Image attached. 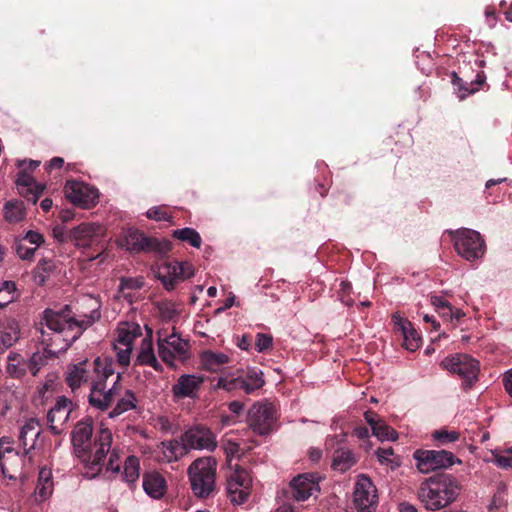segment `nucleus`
I'll return each mask as SVG.
<instances>
[{
    "label": "nucleus",
    "instance_id": "79ce46f5",
    "mask_svg": "<svg viewBox=\"0 0 512 512\" xmlns=\"http://www.w3.org/2000/svg\"><path fill=\"white\" fill-rule=\"evenodd\" d=\"M242 378L239 375L228 374L218 378L216 387L226 391L241 390Z\"/></svg>",
    "mask_w": 512,
    "mask_h": 512
},
{
    "label": "nucleus",
    "instance_id": "4be33fe9",
    "mask_svg": "<svg viewBox=\"0 0 512 512\" xmlns=\"http://www.w3.org/2000/svg\"><path fill=\"white\" fill-rule=\"evenodd\" d=\"M135 365L150 366L157 372H162L163 367L157 360L153 349V342L151 335L145 337L141 341V345L135 359Z\"/></svg>",
    "mask_w": 512,
    "mask_h": 512
},
{
    "label": "nucleus",
    "instance_id": "cd10ccee",
    "mask_svg": "<svg viewBox=\"0 0 512 512\" xmlns=\"http://www.w3.org/2000/svg\"><path fill=\"white\" fill-rule=\"evenodd\" d=\"M120 383L118 384V394L115 396H119L115 407L109 412V418H115L120 416L121 414L136 409L137 407V398L135 393L132 390H125L123 394L120 395Z\"/></svg>",
    "mask_w": 512,
    "mask_h": 512
},
{
    "label": "nucleus",
    "instance_id": "8fccbe9b",
    "mask_svg": "<svg viewBox=\"0 0 512 512\" xmlns=\"http://www.w3.org/2000/svg\"><path fill=\"white\" fill-rule=\"evenodd\" d=\"M146 216L149 219L155 221H170L171 215L162 206H154L146 212Z\"/></svg>",
    "mask_w": 512,
    "mask_h": 512
},
{
    "label": "nucleus",
    "instance_id": "4c0bfd02",
    "mask_svg": "<svg viewBox=\"0 0 512 512\" xmlns=\"http://www.w3.org/2000/svg\"><path fill=\"white\" fill-rule=\"evenodd\" d=\"M172 237L189 243L194 248H200L202 239L200 234L193 228L185 227L172 232Z\"/></svg>",
    "mask_w": 512,
    "mask_h": 512
},
{
    "label": "nucleus",
    "instance_id": "603ef678",
    "mask_svg": "<svg viewBox=\"0 0 512 512\" xmlns=\"http://www.w3.org/2000/svg\"><path fill=\"white\" fill-rule=\"evenodd\" d=\"M143 286V281L139 278H126L120 279L119 291L124 290H138Z\"/></svg>",
    "mask_w": 512,
    "mask_h": 512
},
{
    "label": "nucleus",
    "instance_id": "052dcab7",
    "mask_svg": "<svg viewBox=\"0 0 512 512\" xmlns=\"http://www.w3.org/2000/svg\"><path fill=\"white\" fill-rule=\"evenodd\" d=\"M494 462L498 467L502 469L507 470L512 467V457L510 456L497 454L495 455Z\"/></svg>",
    "mask_w": 512,
    "mask_h": 512
},
{
    "label": "nucleus",
    "instance_id": "f03ea898",
    "mask_svg": "<svg viewBox=\"0 0 512 512\" xmlns=\"http://www.w3.org/2000/svg\"><path fill=\"white\" fill-rule=\"evenodd\" d=\"M93 430V419L85 417L75 425L71 440L75 454L92 467H96L103 464L107 453L110 452L113 436L108 428L101 425L92 445Z\"/></svg>",
    "mask_w": 512,
    "mask_h": 512
},
{
    "label": "nucleus",
    "instance_id": "9d476101",
    "mask_svg": "<svg viewBox=\"0 0 512 512\" xmlns=\"http://www.w3.org/2000/svg\"><path fill=\"white\" fill-rule=\"evenodd\" d=\"M117 338L113 343L117 362L127 367L130 364L133 343L136 338L142 336V329L135 322H121L116 329Z\"/></svg>",
    "mask_w": 512,
    "mask_h": 512
},
{
    "label": "nucleus",
    "instance_id": "7ed1b4c3",
    "mask_svg": "<svg viewBox=\"0 0 512 512\" xmlns=\"http://www.w3.org/2000/svg\"><path fill=\"white\" fill-rule=\"evenodd\" d=\"M461 492L459 481L451 474H437L421 482L418 499L430 511H438L453 503Z\"/></svg>",
    "mask_w": 512,
    "mask_h": 512
},
{
    "label": "nucleus",
    "instance_id": "0eeeda50",
    "mask_svg": "<svg viewBox=\"0 0 512 512\" xmlns=\"http://www.w3.org/2000/svg\"><path fill=\"white\" fill-rule=\"evenodd\" d=\"M118 246L130 253L154 252L165 255L171 250V243L168 240H159L155 237H148L136 228L123 230Z\"/></svg>",
    "mask_w": 512,
    "mask_h": 512
},
{
    "label": "nucleus",
    "instance_id": "20e7f679",
    "mask_svg": "<svg viewBox=\"0 0 512 512\" xmlns=\"http://www.w3.org/2000/svg\"><path fill=\"white\" fill-rule=\"evenodd\" d=\"M41 162L38 160L24 159L18 160L16 166L18 172L16 174L15 183L17 186L27 187L26 192H44L50 190L55 192L53 187V179H57L62 174L65 161L61 157H54L44 165V172L41 179L34 176V172L39 168Z\"/></svg>",
    "mask_w": 512,
    "mask_h": 512
},
{
    "label": "nucleus",
    "instance_id": "6e6552de",
    "mask_svg": "<svg viewBox=\"0 0 512 512\" xmlns=\"http://www.w3.org/2000/svg\"><path fill=\"white\" fill-rule=\"evenodd\" d=\"M452 237L454 248L459 256L467 261H475L483 257L485 253V242L479 232L460 228L455 231H448Z\"/></svg>",
    "mask_w": 512,
    "mask_h": 512
},
{
    "label": "nucleus",
    "instance_id": "9b49d317",
    "mask_svg": "<svg viewBox=\"0 0 512 512\" xmlns=\"http://www.w3.org/2000/svg\"><path fill=\"white\" fill-rule=\"evenodd\" d=\"M413 458L416 461V468L422 474L447 469L455 463H460L452 452L446 450L417 449L413 453Z\"/></svg>",
    "mask_w": 512,
    "mask_h": 512
},
{
    "label": "nucleus",
    "instance_id": "69168bd1",
    "mask_svg": "<svg viewBox=\"0 0 512 512\" xmlns=\"http://www.w3.org/2000/svg\"><path fill=\"white\" fill-rule=\"evenodd\" d=\"M503 384L507 393L512 397V369L505 373Z\"/></svg>",
    "mask_w": 512,
    "mask_h": 512
},
{
    "label": "nucleus",
    "instance_id": "dca6fc26",
    "mask_svg": "<svg viewBox=\"0 0 512 512\" xmlns=\"http://www.w3.org/2000/svg\"><path fill=\"white\" fill-rule=\"evenodd\" d=\"M158 355L170 367H175V359L184 361L189 355V342L172 333L165 339L158 340Z\"/></svg>",
    "mask_w": 512,
    "mask_h": 512
},
{
    "label": "nucleus",
    "instance_id": "a19ab883",
    "mask_svg": "<svg viewBox=\"0 0 512 512\" xmlns=\"http://www.w3.org/2000/svg\"><path fill=\"white\" fill-rule=\"evenodd\" d=\"M372 433L380 441L391 440L395 441L398 438L397 432L388 426L383 420H380L375 427L372 428Z\"/></svg>",
    "mask_w": 512,
    "mask_h": 512
},
{
    "label": "nucleus",
    "instance_id": "f704fd0d",
    "mask_svg": "<svg viewBox=\"0 0 512 512\" xmlns=\"http://www.w3.org/2000/svg\"><path fill=\"white\" fill-rule=\"evenodd\" d=\"M53 492V481L52 474L49 469L42 468L39 471V477L37 486L35 489V495L40 498V500H46L51 496Z\"/></svg>",
    "mask_w": 512,
    "mask_h": 512
},
{
    "label": "nucleus",
    "instance_id": "39448f33",
    "mask_svg": "<svg viewBox=\"0 0 512 512\" xmlns=\"http://www.w3.org/2000/svg\"><path fill=\"white\" fill-rule=\"evenodd\" d=\"M100 318V306L92 309L89 314L75 318L71 315L70 306L65 305L59 311L46 308L42 312L40 325L46 326L51 332L70 334L71 332L76 331V329H81V332H83Z\"/></svg>",
    "mask_w": 512,
    "mask_h": 512
},
{
    "label": "nucleus",
    "instance_id": "e433bc0d",
    "mask_svg": "<svg viewBox=\"0 0 512 512\" xmlns=\"http://www.w3.org/2000/svg\"><path fill=\"white\" fill-rule=\"evenodd\" d=\"M67 200L80 209H91L99 202V194H66Z\"/></svg>",
    "mask_w": 512,
    "mask_h": 512
},
{
    "label": "nucleus",
    "instance_id": "f8f14e48",
    "mask_svg": "<svg viewBox=\"0 0 512 512\" xmlns=\"http://www.w3.org/2000/svg\"><path fill=\"white\" fill-rule=\"evenodd\" d=\"M252 491V477L248 470L235 465L234 470L227 476V497L233 505L245 503Z\"/></svg>",
    "mask_w": 512,
    "mask_h": 512
},
{
    "label": "nucleus",
    "instance_id": "7c9ffc66",
    "mask_svg": "<svg viewBox=\"0 0 512 512\" xmlns=\"http://www.w3.org/2000/svg\"><path fill=\"white\" fill-rule=\"evenodd\" d=\"M161 454V460L170 463L184 457L188 452L181 439H173L161 443Z\"/></svg>",
    "mask_w": 512,
    "mask_h": 512
},
{
    "label": "nucleus",
    "instance_id": "aec40b11",
    "mask_svg": "<svg viewBox=\"0 0 512 512\" xmlns=\"http://www.w3.org/2000/svg\"><path fill=\"white\" fill-rule=\"evenodd\" d=\"M40 333V342L45 346L46 350L54 353L66 351L82 334L81 329H76V331L70 334L52 332L51 336L43 327L40 328Z\"/></svg>",
    "mask_w": 512,
    "mask_h": 512
},
{
    "label": "nucleus",
    "instance_id": "49530a36",
    "mask_svg": "<svg viewBox=\"0 0 512 512\" xmlns=\"http://www.w3.org/2000/svg\"><path fill=\"white\" fill-rule=\"evenodd\" d=\"M431 436L433 440L438 441L441 444H447L457 441L460 434L456 431L441 429L434 431Z\"/></svg>",
    "mask_w": 512,
    "mask_h": 512
},
{
    "label": "nucleus",
    "instance_id": "bf43d9fd",
    "mask_svg": "<svg viewBox=\"0 0 512 512\" xmlns=\"http://www.w3.org/2000/svg\"><path fill=\"white\" fill-rule=\"evenodd\" d=\"M52 235L60 243L66 242L69 238L64 225H56L52 230Z\"/></svg>",
    "mask_w": 512,
    "mask_h": 512
},
{
    "label": "nucleus",
    "instance_id": "338daca9",
    "mask_svg": "<svg viewBox=\"0 0 512 512\" xmlns=\"http://www.w3.org/2000/svg\"><path fill=\"white\" fill-rule=\"evenodd\" d=\"M250 345H251V340H250V337L248 335H242L238 341H237V346L241 349V350H245L247 351L249 348H250Z\"/></svg>",
    "mask_w": 512,
    "mask_h": 512
},
{
    "label": "nucleus",
    "instance_id": "3c124183",
    "mask_svg": "<svg viewBox=\"0 0 512 512\" xmlns=\"http://www.w3.org/2000/svg\"><path fill=\"white\" fill-rule=\"evenodd\" d=\"M273 338L270 334L258 333L255 340V349L261 353L272 346Z\"/></svg>",
    "mask_w": 512,
    "mask_h": 512
},
{
    "label": "nucleus",
    "instance_id": "423d86ee",
    "mask_svg": "<svg viewBox=\"0 0 512 512\" xmlns=\"http://www.w3.org/2000/svg\"><path fill=\"white\" fill-rule=\"evenodd\" d=\"M217 461L211 456L194 460L187 474L193 494L198 498H207L215 490Z\"/></svg>",
    "mask_w": 512,
    "mask_h": 512
},
{
    "label": "nucleus",
    "instance_id": "2f4dec72",
    "mask_svg": "<svg viewBox=\"0 0 512 512\" xmlns=\"http://www.w3.org/2000/svg\"><path fill=\"white\" fill-rule=\"evenodd\" d=\"M3 216L10 224L19 223L26 217V206L22 200H10L4 204Z\"/></svg>",
    "mask_w": 512,
    "mask_h": 512
},
{
    "label": "nucleus",
    "instance_id": "412c9836",
    "mask_svg": "<svg viewBox=\"0 0 512 512\" xmlns=\"http://www.w3.org/2000/svg\"><path fill=\"white\" fill-rule=\"evenodd\" d=\"M204 383V377L195 374H183L171 387L174 399L191 398L198 395V391Z\"/></svg>",
    "mask_w": 512,
    "mask_h": 512
},
{
    "label": "nucleus",
    "instance_id": "6e6d98bb",
    "mask_svg": "<svg viewBox=\"0 0 512 512\" xmlns=\"http://www.w3.org/2000/svg\"><path fill=\"white\" fill-rule=\"evenodd\" d=\"M41 356L34 353L30 359L26 362V370L28 369L33 376H36L40 370Z\"/></svg>",
    "mask_w": 512,
    "mask_h": 512
},
{
    "label": "nucleus",
    "instance_id": "680f3d73",
    "mask_svg": "<svg viewBox=\"0 0 512 512\" xmlns=\"http://www.w3.org/2000/svg\"><path fill=\"white\" fill-rule=\"evenodd\" d=\"M431 304L436 308L437 311L443 308H449V302L441 296L433 295L430 297Z\"/></svg>",
    "mask_w": 512,
    "mask_h": 512
},
{
    "label": "nucleus",
    "instance_id": "bb28decb",
    "mask_svg": "<svg viewBox=\"0 0 512 512\" xmlns=\"http://www.w3.org/2000/svg\"><path fill=\"white\" fill-rule=\"evenodd\" d=\"M144 491L152 498H161L166 491V481L158 472L146 473L142 483Z\"/></svg>",
    "mask_w": 512,
    "mask_h": 512
},
{
    "label": "nucleus",
    "instance_id": "1a4fd4ad",
    "mask_svg": "<svg viewBox=\"0 0 512 512\" xmlns=\"http://www.w3.org/2000/svg\"><path fill=\"white\" fill-rule=\"evenodd\" d=\"M441 367L462 379L465 390L471 388L478 379L479 362L467 354H455L441 361Z\"/></svg>",
    "mask_w": 512,
    "mask_h": 512
},
{
    "label": "nucleus",
    "instance_id": "a878e982",
    "mask_svg": "<svg viewBox=\"0 0 512 512\" xmlns=\"http://www.w3.org/2000/svg\"><path fill=\"white\" fill-rule=\"evenodd\" d=\"M486 80V76L483 72L477 73L474 80L471 82H464L462 78H460L456 72L451 73V82L458 89L459 98L461 100L465 99L468 95L477 92L481 85L484 84Z\"/></svg>",
    "mask_w": 512,
    "mask_h": 512
},
{
    "label": "nucleus",
    "instance_id": "c03bdc74",
    "mask_svg": "<svg viewBox=\"0 0 512 512\" xmlns=\"http://www.w3.org/2000/svg\"><path fill=\"white\" fill-rule=\"evenodd\" d=\"M221 449L223 450L224 454L226 455L227 462L231 463L232 459L234 458H240V445L239 443L231 440V439H224L221 442Z\"/></svg>",
    "mask_w": 512,
    "mask_h": 512
},
{
    "label": "nucleus",
    "instance_id": "4468645a",
    "mask_svg": "<svg viewBox=\"0 0 512 512\" xmlns=\"http://www.w3.org/2000/svg\"><path fill=\"white\" fill-rule=\"evenodd\" d=\"M353 503L357 512H376L378 507V492L372 480L365 474L357 477Z\"/></svg>",
    "mask_w": 512,
    "mask_h": 512
},
{
    "label": "nucleus",
    "instance_id": "a211bd4d",
    "mask_svg": "<svg viewBox=\"0 0 512 512\" xmlns=\"http://www.w3.org/2000/svg\"><path fill=\"white\" fill-rule=\"evenodd\" d=\"M318 479L315 473H304L294 477L290 482L293 499L306 501L313 494L319 492Z\"/></svg>",
    "mask_w": 512,
    "mask_h": 512
},
{
    "label": "nucleus",
    "instance_id": "864d4df0",
    "mask_svg": "<svg viewBox=\"0 0 512 512\" xmlns=\"http://www.w3.org/2000/svg\"><path fill=\"white\" fill-rule=\"evenodd\" d=\"M36 250V247H27L23 243H18L16 245V253L22 260H32Z\"/></svg>",
    "mask_w": 512,
    "mask_h": 512
},
{
    "label": "nucleus",
    "instance_id": "b1692460",
    "mask_svg": "<svg viewBox=\"0 0 512 512\" xmlns=\"http://www.w3.org/2000/svg\"><path fill=\"white\" fill-rule=\"evenodd\" d=\"M229 362V355L223 352L205 350L200 354L201 367L209 372H218Z\"/></svg>",
    "mask_w": 512,
    "mask_h": 512
},
{
    "label": "nucleus",
    "instance_id": "5fc2aeb1",
    "mask_svg": "<svg viewBox=\"0 0 512 512\" xmlns=\"http://www.w3.org/2000/svg\"><path fill=\"white\" fill-rule=\"evenodd\" d=\"M392 322L394 324L395 329L400 331L401 334L405 332L407 329H410V327L412 326L411 322L408 319L403 318L399 313L393 314Z\"/></svg>",
    "mask_w": 512,
    "mask_h": 512
},
{
    "label": "nucleus",
    "instance_id": "a18cd8bd",
    "mask_svg": "<svg viewBox=\"0 0 512 512\" xmlns=\"http://www.w3.org/2000/svg\"><path fill=\"white\" fill-rule=\"evenodd\" d=\"M63 192H99V190L95 187H89L83 181L67 179Z\"/></svg>",
    "mask_w": 512,
    "mask_h": 512
},
{
    "label": "nucleus",
    "instance_id": "2eb2a0df",
    "mask_svg": "<svg viewBox=\"0 0 512 512\" xmlns=\"http://www.w3.org/2000/svg\"><path fill=\"white\" fill-rule=\"evenodd\" d=\"M181 441L189 453L191 450H206L213 452L217 448L215 433L205 425H195L181 435Z\"/></svg>",
    "mask_w": 512,
    "mask_h": 512
},
{
    "label": "nucleus",
    "instance_id": "f257e3e1",
    "mask_svg": "<svg viewBox=\"0 0 512 512\" xmlns=\"http://www.w3.org/2000/svg\"><path fill=\"white\" fill-rule=\"evenodd\" d=\"M66 385L72 392L90 382L89 405L97 410L106 411L115 401L121 373H115L114 361L110 357H96L68 364L64 372Z\"/></svg>",
    "mask_w": 512,
    "mask_h": 512
},
{
    "label": "nucleus",
    "instance_id": "72a5a7b5",
    "mask_svg": "<svg viewBox=\"0 0 512 512\" xmlns=\"http://www.w3.org/2000/svg\"><path fill=\"white\" fill-rule=\"evenodd\" d=\"M6 373L15 379L22 378L26 374V361L21 354L14 351L8 354Z\"/></svg>",
    "mask_w": 512,
    "mask_h": 512
},
{
    "label": "nucleus",
    "instance_id": "4d7b16f0",
    "mask_svg": "<svg viewBox=\"0 0 512 512\" xmlns=\"http://www.w3.org/2000/svg\"><path fill=\"white\" fill-rule=\"evenodd\" d=\"M24 240L28 241L30 244H33L36 248H38L44 242V237L42 234L30 230L26 233Z\"/></svg>",
    "mask_w": 512,
    "mask_h": 512
},
{
    "label": "nucleus",
    "instance_id": "c9c22d12",
    "mask_svg": "<svg viewBox=\"0 0 512 512\" xmlns=\"http://www.w3.org/2000/svg\"><path fill=\"white\" fill-rule=\"evenodd\" d=\"M123 480L129 484L135 483L140 476V460L138 457L128 456L124 462Z\"/></svg>",
    "mask_w": 512,
    "mask_h": 512
},
{
    "label": "nucleus",
    "instance_id": "6ab92c4d",
    "mask_svg": "<svg viewBox=\"0 0 512 512\" xmlns=\"http://www.w3.org/2000/svg\"><path fill=\"white\" fill-rule=\"evenodd\" d=\"M70 399L65 396L57 398L55 405L48 411L47 421L51 432L59 435L63 431V425L68 420L73 409Z\"/></svg>",
    "mask_w": 512,
    "mask_h": 512
},
{
    "label": "nucleus",
    "instance_id": "c756f323",
    "mask_svg": "<svg viewBox=\"0 0 512 512\" xmlns=\"http://www.w3.org/2000/svg\"><path fill=\"white\" fill-rule=\"evenodd\" d=\"M243 383H241V390L245 394H252L254 391L262 388L265 384L263 372L257 368H248L245 372L240 374Z\"/></svg>",
    "mask_w": 512,
    "mask_h": 512
},
{
    "label": "nucleus",
    "instance_id": "393cba45",
    "mask_svg": "<svg viewBox=\"0 0 512 512\" xmlns=\"http://www.w3.org/2000/svg\"><path fill=\"white\" fill-rule=\"evenodd\" d=\"M20 325L14 320H8L0 329V354L14 346L20 339Z\"/></svg>",
    "mask_w": 512,
    "mask_h": 512
},
{
    "label": "nucleus",
    "instance_id": "5701e85b",
    "mask_svg": "<svg viewBox=\"0 0 512 512\" xmlns=\"http://www.w3.org/2000/svg\"><path fill=\"white\" fill-rule=\"evenodd\" d=\"M41 433L39 422L31 418L25 422L19 432V442L21 443L24 453L28 454L34 449L36 440Z\"/></svg>",
    "mask_w": 512,
    "mask_h": 512
},
{
    "label": "nucleus",
    "instance_id": "774afa93",
    "mask_svg": "<svg viewBox=\"0 0 512 512\" xmlns=\"http://www.w3.org/2000/svg\"><path fill=\"white\" fill-rule=\"evenodd\" d=\"M487 24L489 27H494L496 24V12L494 9L487 8L485 11Z\"/></svg>",
    "mask_w": 512,
    "mask_h": 512
},
{
    "label": "nucleus",
    "instance_id": "473e14b6",
    "mask_svg": "<svg viewBox=\"0 0 512 512\" xmlns=\"http://www.w3.org/2000/svg\"><path fill=\"white\" fill-rule=\"evenodd\" d=\"M155 275L166 290H173L179 282L174 261L160 264Z\"/></svg>",
    "mask_w": 512,
    "mask_h": 512
},
{
    "label": "nucleus",
    "instance_id": "c85d7f7f",
    "mask_svg": "<svg viewBox=\"0 0 512 512\" xmlns=\"http://www.w3.org/2000/svg\"><path fill=\"white\" fill-rule=\"evenodd\" d=\"M356 463L357 458L353 451L346 447H340L333 453L331 467L336 471L344 473L351 469Z\"/></svg>",
    "mask_w": 512,
    "mask_h": 512
},
{
    "label": "nucleus",
    "instance_id": "37998d69",
    "mask_svg": "<svg viewBox=\"0 0 512 512\" xmlns=\"http://www.w3.org/2000/svg\"><path fill=\"white\" fill-rule=\"evenodd\" d=\"M402 336L403 346L405 347L406 350L414 352L419 348L421 337L413 328V326H411L410 329H407L405 332H403Z\"/></svg>",
    "mask_w": 512,
    "mask_h": 512
},
{
    "label": "nucleus",
    "instance_id": "e2e57ef3",
    "mask_svg": "<svg viewBox=\"0 0 512 512\" xmlns=\"http://www.w3.org/2000/svg\"><path fill=\"white\" fill-rule=\"evenodd\" d=\"M503 496H504V490H502V491L499 490L497 493H495L489 508L494 509V508L501 507L504 503Z\"/></svg>",
    "mask_w": 512,
    "mask_h": 512
},
{
    "label": "nucleus",
    "instance_id": "58836bf2",
    "mask_svg": "<svg viewBox=\"0 0 512 512\" xmlns=\"http://www.w3.org/2000/svg\"><path fill=\"white\" fill-rule=\"evenodd\" d=\"M16 283L6 280L0 284V308L6 307L18 298Z\"/></svg>",
    "mask_w": 512,
    "mask_h": 512
},
{
    "label": "nucleus",
    "instance_id": "ddd939ff",
    "mask_svg": "<svg viewBox=\"0 0 512 512\" xmlns=\"http://www.w3.org/2000/svg\"><path fill=\"white\" fill-rule=\"evenodd\" d=\"M277 421L276 410L270 403H254L248 411L247 423L260 436L270 434Z\"/></svg>",
    "mask_w": 512,
    "mask_h": 512
},
{
    "label": "nucleus",
    "instance_id": "f3484780",
    "mask_svg": "<svg viewBox=\"0 0 512 512\" xmlns=\"http://www.w3.org/2000/svg\"><path fill=\"white\" fill-rule=\"evenodd\" d=\"M104 233L105 229L100 224L82 223L70 231L69 239L76 247L88 248L99 243Z\"/></svg>",
    "mask_w": 512,
    "mask_h": 512
},
{
    "label": "nucleus",
    "instance_id": "09e8293b",
    "mask_svg": "<svg viewBox=\"0 0 512 512\" xmlns=\"http://www.w3.org/2000/svg\"><path fill=\"white\" fill-rule=\"evenodd\" d=\"M12 440L9 437H2L0 438V469L2 471V474L5 477H9L10 479L14 478L12 475H8L6 472V468L3 462V453H11L13 451V448L11 447Z\"/></svg>",
    "mask_w": 512,
    "mask_h": 512
},
{
    "label": "nucleus",
    "instance_id": "de8ad7c7",
    "mask_svg": "<svg viewBox=\"0 0 512 512\" xmlns=\"http://www.w3.org/2000/svg\"><path fill=\"white\" fill-rule=\"evenodd\" d=\"M174 264H175V269L177 272L179 282L184 281V280L189 279L194 276V267L190 262L174 261Z\"/></svg>",
    "mask_w": 512,
    "mask_h": 512
},
{
    "label": "nucleus",
    "instance_id": "ea45409f",
    "mask_svg": "<svg viewBox=\"0 0 512 512\" xmlns=\"http://www.w3.org/2000/svg\"><path fill=\"white\" fill-rule=\"evenodd\" d=\"M375 454L382 465L390 466L391 469H396L401 465L400 458L394 456V451L391 447L379 448L376 450Z\"/></svg>",
    "mask_w": 512,
    "mask_h": 512
},
{
    "label": "nucleus",
    "instance_id": "0e129e2a",
    "mask_svg": "<svg viewBox=\"0 0 512 512\" xmlns=\"http://www.w3.org/2000/svg\"><path fill=\"white\" fill-rule=\"evenodd\" d=\"M364 418L366 422L370 425L371 429L377 425V423L381 420L379 416L373 411H366L364 413Z\"/></svg>",
    "mask_w": 512,
    "mask_h": 512
},
{
    "label": "nucleus",
    "instance_id": "13d9d810",
    "mask_svg": "<svg viewBox=\"0 0 512 512\" xmlns=\"http://www.w3.org/2000/svg\"><path fill=\"white\" fill-rule=\"evenodd\" d=\"M118 461H119L118 452L116 451V449H113L110 454L108 463H107V470L118 473L120 471V465H119Z\"/></svg>",
    "mask_w": 512,
    "mask_h": 512
}]
</instances>
